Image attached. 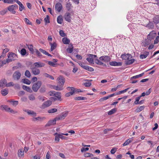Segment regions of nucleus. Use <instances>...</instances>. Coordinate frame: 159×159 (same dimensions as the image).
Returning a JSON list of instances; mask_svg holds the SVG:
<instances>
[{
	"mask_svg": "<svg viewBox=\"0 0 159 159\" xmlns=\"http://www.w3.org/2000/svg\"><path fill=\"white\" fill-rule=\"evenodd\" d=\"M155 34L152 32H150L148 36V39H146L144 42H143V45L144 47L148 45L151 43V40L153 39L155 37Z\"/></svg>",
	"mask_w": 159,
	"mask_h": 159,
	"instance_id": "1",
	"label": "nucleus"
},
{
	"mask_svg": "<svg viewBox=\"0 0 159 159\" xmlns=\"http://www.w3.org/2000/svg\"><path fill=\"white\" fill-rule=\"evenodd\" d=\"M42 83L40 81H38L36 83H34L32 87V89L34 92H37L41 86Z\"/></svg>",
	"mask_w": 159,
	"mask_h": 159,
	"instance_id": "2",
	"label": "nucleus"
},
{
	"mask_svg": "<svg viewBox=\"0 0 159 159\" xmlns=\"http://www.w3.org/2000/svg\"><path fill=\"white\" fill-rule=\"evenodd\" d=\"M18 8V6L16 4L10 5L7 7V9L8 11L14 14H15L16 12L15 10L17 9Z\"/></svg>",
	"mask_w": 159,
	"mask_h": 159,
	"instance_id": "3",
	"label": "nucleus"
},
{
	"mask_svg": "<svg viewBox=\"0 0 159 159\" xmlns=\"http://www.w3.org/2000/svg\"><path fill=\"white\" fill-rule=\"evenodd\" d=\"M21 76V74L18 71H16L14 72L13 75L12 77L14 80H19Z\"/></svg>",
	"mask_w": 159,
	"mask_h": 159,
	"instance_id": "4",
	"label": "nucleus"
},
{
	"mask_svg": "<svg viewBox=\"0 0 159 159\" xmlns=\"http://www.w3.org/2000/svg\"><path fill=\"white\" fill-rule=\"evenodd\" d=\"M68 113V111H66L61 114L59 116L56 117L57 120H62L64 119L67 115Z\"/></svg>",
	"mask_w": 159,
	"mask_h": 159,
	"instance_id": "5",
	"label": "nucleus"
},
{
	"mask_svg": "<svg viewBox=\"0 0 159 159\" xmlns=\"http://www.w3.org/2000/svg\"><path fill=\"white\" fill-rule=\"evenodd\" d=\"M52 104V101L51 100H48L44 102L41 105V108H45L50 106Z\"/></svg>",
	"mask_w": 159,
	"mask_h": 159,
	"instance_id": "6",
	"label": "nucleus"
},
{
	"mask_svg": "<svg viewBox=\"0 0 159 159\" xmlns=\"http://www.w3.org/2000/svg\"><path fill=\"white\" fill-rule=\"evenodd\" d=\"M57 80L58 84L63 86L65 82L64 78L62 76H60L57 78Z\"/></svg>",
	"mask_w": 159,
	"mask_h": 159,
	"instance_id": "7",
	"label": "nucleus"
},
{
	"mask_svg": "<svg viewBox=\"0 0 159 159\" xmlns=\"http://www.w3.org/2000/svg\"><path fill=\"white\" fill-rule=\"evenodd\" d=\"M121 58L125 60H128L130 59H131L132 57L130 54H122L121 56Z\"/></svg>",
	"mask_w": 159,
	"mask_h": 159,
	"instance_id": "8",
	"label": "nucleus"
},
{
	"mask_svg": "<svg viewBox=\"0 0 159 159\" xmlns=\"http://www.w3.org/2000/svg\"><path fill=\"white\" fill-rule=\"evenodd\" d=\"M99 59L101 61H103L105 62H107L110 61V58L109 56H106L100 57Z\"/></svg>",
	"mask_w": 159,
	"mask_h": 159,
	"instance_id": "9",
	"label": "nucleus"
},
{
	"mask_svg": "<svg viewBox=\"0 0 159 159\" xmlns=\"http://www.w3.org/2000/svg\"><path fill=\"white\" fill-rule=\"evenodd\" d=\"M70 14L69 13L67 12L64 15V18L66 20L69 22L71 21Z\"/></svg>",
	"mask_w": 159,
	"mask_h": 159,
	"instance_id": "10",
	"label": "nucleus"
},
{
	"mask_svg": "<svg viewBox=\"0 0 159 159\" xmlns=\"http://www.w3.org/2000/svg\"><path fill=\"white\" fill-rule=\"evenodd\" d=\"M55 8L56 11L60 12L62 8V6L60 3L58 2L55 5Z\"/></svg>",
	"mask_w": 159,
	"mask_h": 159,
	"instance_id": "11",
	"label": "nucleus"
},
{
	"mask_svg": "<svg viewBox=\"0 0 159 159\" xmlns=\"http://www.w3.org/2000/svg\"><path fill=\"white\" fill-rule=\"evenodd\" d=\"M51 88L56 90H61L63 89V86L58 85L57 86L52 85Z\"/></svg>",
	"mask_w": 159,
	"mask_h": 159,
	"instance_id": "12",
	"label": "nucleus"
},
{
	"mask_svg": "<svg viewBox=\"0 0 159 159\" xmlns=\"http://www.w3.org/2000/svg\"><path fill=\"white\" fill-rule=\"evenodd\" d=\"M7 81L5 79H2L0 81V87L4 88L6 87Z\"/></svg>",
	"mask_w": 159,
	"mask_h": 159,
	"instance_id": "13",
	"label": "nucleus"
},
{
	"mask_svg": "<svg viewBox=\"0 0 159 159\" xmlns=\"http://www.w3.org/2000/svg\"><path fill=\"white\" fill-rule=\"evenodd\" d=\"M66 9L68 11L70 10L73 7L71 3L69 0L66 2Z\"/></svg>",
	"mask_w": 159,
	"mask_h": 159,
	"instance_id": "14",
	"label": "nucleus"
},
{
	"mask_svg": "<svg viewBox=\"0 0 159 159\" xmlns=\"http://www.w3.org/2000/svg\"><path fill=\"white\" fill-rule=\"evenodd\" d=\"M109 64L111 66H121L122 65V63L121 62H116L115 61L110 62Z\"/></svg>",
	"mask_w": 159,
	"mask_h": 159,
	"instance_id": "15",
	"label": "nucleus"
},
{
	"mask_svg": "<svg viewBox=\"0 0 159 159\" xmlns=\"http://www.w3.org/2000/svg\"><path fill=\"white\" fill-rule=\"evenodd\" d=\"M34 65L35 67H41L44 66L45 64L40 62H39L34 63Z\"/></svg>",
	"mask_w": 159,
	"mask_h": 159,
	"instance_id": "16",
	"label": "nucleus"
},
{
	"mask_svg": "<svg viewBox=\"0 0 159 159\" xmlns=\"http://www.w3.org/2000/svg\"><path fill=\"white\" fill-rule=\"evenodd\" d=\"M57 120L56 119V118L55 119H54L53 120H50L46 124V126H50L52 125H53L56 124Z\"/></svg>",
	"mask_w": 159,
	"mask_h": 159,
	"instance_id": "17",
	"label": "nucleus"
},
{
	"mask_svg": "<svg viewBox=\"0 0 159 159\" xmlns=\"http://www.w3.org/2000/svg\"><path fill=\"white\" fill-rule=\"evenodd\" d=\"M52 61H48V64L51 66L55 67V65L56 64V63L57 62V60L56 59H53Z\"/></svg>",
	"mask_w": 159,
	"mask_h": 159,
	"instance_id": "18",
	"label": "nucleus"
},
{
	"mask_svg": "<svg viewBox=\"0 0 159 159\" xmlns=\"http://www.w3.org/2000/svg\"><path fill=\"white\" fill-rule=\"evenodd\" d=\"M32 71L34 75H38L40 73V70L35 67L32 68Z\"/></svg>",
	"mask_w": 159,
	"mask_h": 159,
	"instance_id": "19",
	"label": "nucleus"
},
{
	"mask_svg": "<svg viewBox=\"0 0 159 159\" xmlns=\"http://www.w3.org/2000/svg\"><path fill=\"white\" fill-rule=\"evenodd\" d=\"M16 3L19 5V9L20 11H22L23 9H24L25 7L19 1H17Z\"/></svg>",
	"mask_w": 159,
	"mask_h": 159,
	"instance_id": "20",
	"label": "nucleus"
},
{
	"mask_svg": "<svg viewBox=\"0 0 159 159\" xmlns=\"http://www.w3.org/2000/svg\"><path fill=\"white\" fill-rule=\"evenodd\" d=\"M149 53L148 52H145L143 54L140 55V58L141 59L145 58L149 55Z\"/></svg>",
	"mask_w": 159,
	"mask_h": 159,
	"instance_id": "21",
	"label": "nucleus"
},
{
	"mask_svg": "<svg viewBox=\"0 0 159 159\" xmlns=\"http://www.w3.org/2000/svg\"><path fill=\"white\" fill-rule=\"evenodd\" d=\"M62 41L63 43L65 44H68L70 43V40L68 39L66 37L63 38Z\"/></svg>",
	"mask_w": 159,
	"mask_h": 159,
	"instance_id": "22",
	"label": "nucleus"
},
{
	"mask_svg": "<svg viewBox=\"0 0 159 159\" xmlns=\"http://www.w3.org/2000/svg\"><path fill=\"white\" fill-rule=\"evenodd\" d=\"M49 43L51 45L50 50L51 51H52L53 50L56 48L57 47V44L55 43Z\"/></svg>",
	"mask_w": 159,
	"mask_h": 159,
	"instance_id": "23",
	"label": "nucleus"
},
{
	"mask_svg": "<svg viewBox=\"0 0 159 159\" xmlns=\"http://www.w3.org/2000/svg\"><path fill=\"white\" fill-rule=\"evenodd\" d=\"M8 90L7 89H3L1 91V94L3 96L6 95L8 93Z\"/></svg>",
	"mask_w": 159,
	"mask_h": 159,
	"instance_id": "24",
	"label": "nucleus"
},
{
	"mask_svg": "<svg viewBox=\"0 0 159 159\" xmlns=\"http://www.w3.org/2000/svg\"><path fill=\"white\" fill-rule=\"evenodd\" d=\"M22 88L25 90L29 92L30 93H31L32 92V91L31 89L29 87L25 85H23L22 86Z\"/></svg>",
	"mask_w": 159,
	"mask_h": 159,
	"instance_id": "25",
	"label": "nucleus"
},
{
	"mask_svg": "<svg viewBox=\"0 0 159 159\" xmlns=\"http://www.w3.org/2000/svg\"><path fill=\"white\" fill-rule=\"evenodd\" d=\"M2 108V109H4L7 111L9 112L10 108L8 106L6 105H2L0 107V109Z\"/></svg>",
	"mask_w": 159,
	"mask_h": 159,
	"instance_id": "26",
	"label": "nucleus"
},
{
	"mask_svg": "<svg viewBox=\"0 0 159 159\" xmlns=\"http://www.w3.org/2000/svg\"><path fill=\"white\" fill-rule=\"evenodd\" d=\"M8 57L9 58H11L12 59L14 58H15L17 57V55L16 54L13 52L9 53H8Z\"/></svg>",
	"mask_w": 159,
	"mask_h": 159,
	"instance_id": "27",
	"label": "nucleus"
},
{
	"mask_svg": "<svg viewBox=\"0 0 159 159\" xmlns=\"http://www.w3.org/2000/svg\"><path fill=\"white\" fill-rule=\"evenodd\" d=\"M144 74V73H143L140 74L136 75L135 76H133L132 77H131L130 78V80H132L134 79H136L142 76Z\"/></svg>",
	"mask_w": 159,
	"mask_h": 159,
	"instance_id": "28",
	"label": "nucleus"
},
{
	"mask_svg": "<svg viewBox=\"0 0 159 159\" xmlns=\"http://www.w3.org/2000/svg\"><path fill=\"white\" fill-rule=\"evenodd\" d=\"M153 22L157 24L159 23V16H156L153 19Z\"/></svg>",
	"mask_w": 159,
	"mask_h": 159,
	"instance_id": "29",
	"label": "nucleus"
},
{
	"mask_svg": "<svg viewBox=\"0 0 159 159\" xmlns=\"http://www.w3.org/2000/svg\"><path fill=\"white\" fill-rule=\"evenodd\" d=\"M57 23L59 24H61L63 22V19L61 16H59L57 19Z\"/></svg>",
	"mask_w": 159,
	"mask_h": 159,
	"instance_id": "30",
	"label": "nucleus"
},
{
	"mask_svg": "<svg viewBox=\"0 0 159 159\" xmlns=\"http://www.w3.org/2000/svg\"><path fill=\"white\" fill-rule=\"evenodd\" d=\"M43 119V118L39 116L37 117H34L32 119V120L33 121H41Z\"/></svg>",
	"mask_w": 159,
	"mask_h": 159,
	"instance_id": "31",
	"label": "nucleus"
},
{
	"mask_svg": "<svg viewBox=\"0 0 159 159\" xmlns=\"http://www.w3.org/2000/svg\"><path fill=\"white\" fill-rule=\"evenodd\" d=\"M135 61L134 59H132L130 60H128L125 62V64L127 65H129L132 64L134 63Z\"/></svg>",
	"mask_w": 159,
	"mask_h": 159,
	"instance_id": "32",
	"label": "nucleus"
},
{
	"mask_svg": "<svg viewBox=\"0 0 159 159\" xmlns=\"http://www.w3.org/2000/svg\"><path fill=\"white\" fill-rule=\"evenodd\" d=\"M27 113L29 115H31L33 116H36V113L34 111L28 110Z\"/></svg>",
	"mask_w": 159,
	"mask_h": 159,
	"instance_id": "33",
	"label": "nucleus"
},
{
	"mask_svg": "<svg viewBox=\"0 0 159 159\" xmlns=\"http://www.w3.org/2000/svg\"><path fill=\"white\" fill-rule=\"evenodd\" d=\"M22 82L24 84H30L31 83L30 81L26 79H24L22 80Z\"/></svg>",
	"mask_w": 159,
	"mask_h": 159,
	"instance_id": "34",
	"label": "nucleus"
},
{
	"mask_svg": "<svg viewBox=\"0 0 159 159\" xmlns=\"http://www.w3.org/2000/svg\"><path fill=\"white\" fill-rule=\"evenodd\" d=\"M24 155V151L22 149H19L18 151V155L19 157H21Z\"/></svg>",
	"mask_w": 159,
	"mask_h": 159,
	"instance_id": "35",
	"label": "nucleus"
},
{
	"mask_svg": "<svg viewBox=\"0 0 159 159\" xmlns=\"http://www.w3.org/2000/svg\"><path fill=\"white\" fill-rule=\"evenodd\" d=\"M55 135V140L56 141L58 142L59 141V138L60 136L59 135V134L57 133H56L54 134Z\"/></svg>",
	"mask_w": 159,
	"mask_h": 159,
	"instance_id": "36",
	"label": "nucleus"
},
{
	"mask_svg": "<svg viewBox=\"0 0 159 159\" xmlns=\"http://www.w3.org/2000/svg\"><path fill=\"white\" fill-rule=\"evenodd\" d=\"M54 96H55L59 100H61V95L60 92H56Z\"/></svg>",
	"mask_w": 159,
	"mask_h": 159,
	"instance_id": "37",
	"label": "nucleus"
},
{
	"mask_svg": "<svg viewBox=\"0 0 159 159\" xmlns=\"http://www.w3.org/2000/svg\"><path fill=\"white\" fill-rule=\"evenodd\" d=\"M67 89L70 92H73L74 93L75 92V89L74 87H68Z\"/></svg>",
	"mask_w": 159,
	"mask_h": 159,
	"instance_id": "38",
	"label": "nucleus"
},
{
	"mask_svg": "<svg viewBox=\"0 0 159 159\" xmlns=\"http://www.w3.org/2000/svg\"><path fill=\"white\" fill-rule=\"evenodd\" d=\"M74 99L75 100H85L86 98L84 97H78L75 98Z\"/></svg>",
	"mask_w": 159,
	"mask_h": 159,
	"instance_id": "39",
	"label": "nucleus"
},
{
	"mask_svg": "<svg viewBox=\"0 0 159 159\" xmlns=\"http://www.w3.org/2000/svg\"><path fill=\"white\" fill-rule=\"evenodd\" d=\"M116 111V108L112 109L108 112V115H111L114 113Z\"/></svg>",
	"mask_w": 159,
	"mask_h": 159,
	"instance_id": "40",
	"label": "nucleus"
},
{
	"mask_svg": "<svg viewBox=\"0 0 159 159\" xmlns=\"http://www.w3.org/2000/svg\"><path fill=\"white\" fill-rule=\"evenodd\" d=\"M28 98L31 101H34L35 99L34 95L33 94H31L28 96Z\"/></svg>",
	"mask_w": 159,
	"mask_h": 159,
	"instance_id": "41",
	"label": "nucleus"
},
{
	"mask_svg": "<svg viewBox=\"0 0 159 159\" xmlns=\"http://www.w3.org/2000/svg\"><path fill=\"white\" fill-rule=\"evenodd\" d=\"M46 89L45 86H42L39 89V92L41 93H43L46 91Z\"/></svg>",
	"mask_w": 159,
	"mask_h": 159,
	"instance_id": "42",
	"label": "nucleus"
},
{
	"mask_svg": "<svg viewBox=\"0 0 159 159\" xmlns=\"http://www.w3.org/2000/svg\"><path fill=\"white\" fill-rule=\"evenodd\" d=\"M57 110L55 108H52L48 110V112L49 113H53L57 112Z\"/></svg>",
	"mask_w": 159,
	"mask_h": 159,
	"instance_id": "43",
	"label": "nucleus"
},
{
	"mask_svg": "<svg viewBox=\"0 0 159 159\" xmlns=\"http://www.w3.org/2000/svg\"><path fill=\"white\" fill-rule=\"evenodd\" d=\"M144 106H141L138 107L136 109V111L137 112H139L144 109Z\"/></svg>",
	"mask_w": 159,
	"mask_h": 159,
	"instance_id": "44",
	"label": "nucleus"
},
{
	"mask_svg": "<svg viewBox=\"0 0 159 159\" xmlns=\"http://www.w3.org/2000/svg\"><path fill=\"white\" fill-rule=\"evenodd\" d=\"M18 0H8V1H6V0H4V3H7L10 4H13V2L14 1L16 2V1Z\"/></svg>",
	"mask_w": 159,
	"mask_h": 159,
	"instance_id": "45",
	"label": "nucleus"
},
{
	"mask_svg": "<svg viewBox=\"0 0 159 159\" xmlns=\"http://www.w3.org/2000/svg\"><path fill=\"white\" fill-rule=\"evenodd\" d=\"M28 47L30 51L32 53H34V50L33 49V46L32 45H28Z\"/></svg>",
	"mask_w": 159,
	"mask_h": 159,
	"instance_id": "46",
	"label": "nucleus"
},
{
	"mask_svg": "<svg viewBox=\"0 0 159 159\" xmlns=\"http://www.w3.org/2000/svg\"><path fill=\"white\" fill-rule=\"evenodd\" d=\"M85 70L91 72L93 71L94 70V69L93 68L89 67L88 66H86Z\"/></svg>",
	"mask_w": 159,
	"mask_h": 159,
	"instance_id": "47",
	"label": "nucleus"
},
{
	"mask_svg": "<svg viewBox=\"0 0 159 159\" xmlns=\"http://www.w3.org/2000/svg\"><path fill=\"white\" fill-rule=\"evenodd\" d=\"M129 89V88H128L126 89H125V90L119 91L117 93V95H119L120 94L125 93L127 91V90Z\"/></svg>",
	"mask_w": 159,
	"mask_h": 159,
	"instance_id": "48",
	"label": "nucleus"
},
{
	"mask_svg": "<svg viewBox=\"0 0 159 159\" xmlns=\"http://www.w3.org/2000/svg\"><path fill=\"white\" fill-rule=\"evenodd\" d=\"M20 54L22 56H24L26 54V51L25 48H22L20 51Z\"/></svg>",
	"mask_w": 159,
	"mask_h": 159,
	"instance_id": "49",
	"label": "nucleus"
},
{
	"mask_svg": "<svg viewBox=\"0 0 159 159\" xmlns=\"http://www.w3.org/2000/svg\"><path fill=\"white\" fill-rule=\"evenodd\" d=\"M25 76L27 77L30 78L31 76V74L30 71L28 70H26L25 72Z\"/></svg>",
	"mask_w": 159,
	"mask_h": 159,
	"instance_id": "50",
	"label": "nucleus"
},
{
	"mask_svg": "<svg viewBox=\"0 0 159 159\" xmlns=\"http://www.w3.org/2000/svg\"><path fill=\"white\" fill-rule=\"evenodd\" d=\"M132 142V141L129 139H128L126 140L123 144V146H126L129 144L130 143Z\"/></svg>",
	"mask_w": 159,
	"mask_h": 159,
	"instance_id": "51",
	"label": "nucleus"
},
{
	"mask_svg": "<svg viewBox=\"0 0 159 159\" xmlns=\"http://www.w3.org/2000/svg\"><path fill=\"white\" fill-rule=\"evenodd\" d=\"M44 20L46 23H49L50 22V21L49 16L47 15L46 17L45 18Z\"/></svg>",
	"mask_w": 159,
	"mask_h": 159,
	"instance_id": "52",
	"label": "nucleus"
},
{
	"mask_svg": "<svg viewBox=\"0 0 159 159\" xmlns=\"http://www.w3.org/2000/svg\"><path fill=\"white\" fill-rule=\"evenodd\" d=\"M95 62L96 64L98 65H102L103 64V63L98 59L95 60Z\"/></svg>",
	"mask_w": 159,
	"mask_h": 159,
	"instance_id": "53",
	"label": "nucleus"
},
{
	"mask_svg": "<svg viewBox=\"0 0 159 159\" xmlns=\"http://www.w3.org/2000/svg\"><path fill=\"white\" fill-rule=\"evenodd\" d=\"M90 63H94V60L93 59H92L91 58L89 57L87 58L86 59Z\"/></svg>",
	"mask_w": 159,
	"mask_h": 159,
	"instance_id": "54",
	"label": "nucleus"
},
{
	"mask_svg": "<svg viewBox=\"0 0 159 159\" xmlns=\"http://www.w3.org/2000/svg\"><path fill=\"white\" fill-rule=\"evenodd\" d=\"M79 65L82 68L84 69H85V68L87 66L85 65V64L84 63L80 62L79 63Z\"/></svg>",
	"mask_w": 159,
	"mask_h": 159,
	"instance_id": "55",
	"label": "nucleus"
},
{
	"mask_svg": "<svg viewBox=\"0 0 159 159\" xmlns=\"http://www.w3.org/2000/svg\"><path fill=\"white\" fill-rule=\"evenodd\" d=\"M14 84H13V82H10L8 84L7 82L6 87H9L10 86H13Z\"/></svg>",
	"mask_w": 159,
	"mask_h": 159,
	"instance_id": "56",
	"label": "nucleus"
},
{
	"mask_svg": "<svg viewBox=\"0 0 159 159\" xmlns=\"http://www.w3.org/2000/svg\"><path fill=\"white\" fill-rule=\"evenodd\" d=\"M84 157H91L93 156V154L91 153H89L87 152L84 154Z\"/></svg>",
	"mask_w": 159,
	"mask_h": 159,
	"instance_id": "57",
	"label": "nucleus"
},
{
	"mask_svg": "<svg viewBox=\"0 0 159 159\" xmlns=\"http://www.w3.org/2000/svg\"><path fill=\"white\" fill-rule=\"evenodd\" d=\"M59 34L62 37H65L66 34L65 33L63 30H61L59 31Z\"/></svg>",
	"mask_w": 159,
	"mask_h": 159,
	"instance_id": "58",
	"label": "nucleus"
},
{
	"mask_svg": "<svg viewBox=\"0 0 159 159\" xmlns=\"http://www.w3.org/2000/svg\"><path fill=\"white\" fill-rule=\"evenodd\" d=\"M24 21L28 25H31L32 23L27 18H25L24 19Z\"/></svg>",
	"mask_w": 159,
	"mask_h": 159,
	"instance_id": "59",
	"label": "nucleus"
},
{
	"mask_svg": "<svg viewBox=\"0 0 159 159\" xmlns=\"http://www.w3.org/2000/svg\"><path fill=\"white\" fill-rule=\"evenodd\" d=\"M56 92L55 91H51L49 92L48 94L51 96H55Z\"/></svg>",
	"mask_w": 159,
	"mask_h": 159,
	"instance_id": "60",
	"label": "nucleus"
},
{
	"mask_svg": "<svg viewBox=\"0 0 159 159\" xmlns=\"http://www.w3.org/2000/svg\"><path fill=\"white\" fill-rule=\"evenodd\" d=\"M35 52L36 53V54L39 57L42 56V54L40 53V52L38 50L35 49Z\"/></svg>",
	"mask_w": 159,
	"mask_h": 159,
	"instance_id": "61",
	"label": "nucleus"
},
{
	"mask_svg": "<svg viewBox=\"0 0 159 159\" xmlns=\"http://www.w3.org/2000/svg\"><path fill=\"white\" fill-rule=\"evenodd\" d=\"M14 88L15 89H19L20 88V85L19 84H14Z\"/></svg>",
	"mask_w": 159,
	"mask_h": 159,
	"instance_id": "62",
	"label": "nucleus"
},
{
	"mask_svg": "<svg viewBox=\"0 0 159 159\" xmlns=\"http://www.w3.org/2000/svg\"><path fill=\"white\" fill-rule=\"evenodd\" d=\"M73 49L72 48L68 47L66 49L67 51L69 53H71L73 51Z\"/></svg>",
	"mask_w": 159,
	"mask_h": 159,
	"instance_id": "63",
	"label": "nucleus"
},
{
	"mask_svg": "<svg viewBox=\"0 0 159 159\" xmlns=\"http://www.w3.org/2000/svg\"><path fill=\"white\" fill-rule=\"evenodd\" d=\"M159 42V36H157L154 40V44L157 43Z\"/></svg>",
	"mask_w": 159,
	"mask_h": 159,
	"instance_id": "64",
	"label": "nucleus"
}]
</instances>
